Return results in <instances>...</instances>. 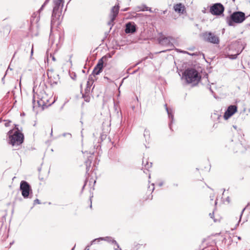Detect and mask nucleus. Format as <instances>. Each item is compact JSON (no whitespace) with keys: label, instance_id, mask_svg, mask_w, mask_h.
Segmentation results:
<instances>
[{"label":"nucleus","instance_id":"1","mask_svg":"<svg viewBox=\"0 0 250 250\" xmlns=\"http://www.w3.org/2000/svg\"><path fill=\"white\" fill-rule=\"evenodd\" d=\"M51 98L43 90L37 91L33 97V107L36 106L42 107L44 109L53 104L55 101L52 100Z\"/></svg>","mask_w":250,"mask_h":250},{"label":"nucleus","instance_id":"2","mask_svg":"<svg viewBox=\"0 0 250 250\" xmlns=\"http://www.w3.org/2000/svg\"><path fill=\"white\" fill-rule=\"evenodd\" d=\"M64 2V0H53V9L51 20V27L55 24L59 25L60 24V17Z\"/></svg>","mask_w":250,"mask_h":250},{"label":"nucleus","instance_id":"3","mask_svg":"<svg viewBox=\"0 0 250 250\" xmlns=\"http://www.w3.org/2000/svg\"><path fill=\"white\" fill-rule=\"evenodd\" d=\"M183 78L187 83H191L193 86L198 83L201 77L198 72L193 68H188L183 73Z\"/></svg>","mask_w":250,"mask_h":250},{"label":"nucleus","instance_id":"4","mask_svg":"<svg viewBox=\"0 0 250 250\" xmlns=\"http://www.w3.org/2000/svg\"><path fill=\"white\" fill-rule=\"evenodd\" d=\"M244 48V47L242 46V44L240 42H233L229 46L228 51L226 52V56L230 59H235Z\"/></svg>","mask_w":250,"mask_h":250},{"label":"nucleus","instance_id":"5","mask_svg":"<svg viewBox=\"0 0 250 250\" xmlns=\"http://www.w3.org/2000/svg\"><path fill=\"white\" fill-rule=\"evenodd\" d=\"M245 19L246 16L244 12L236 11L226 18V22L229 26H232L234 25V23H242Z\"/></svg>","mask_w":250,"mask_h":250},{"label":"nucleus","instance_id":"6","mask_svg":"<svg viewBox=\"0 0 250 250\" xmlns=\"http://www.w3.org/2000/svg\"><path fill=\"white\" fill-rule=\"evenodd\" d=\"M13 130H10L8 132L9 137V143L13 146H19L23 142L24 136L23 134L16 131L13 135Z\"/></svg>","mask_w":250,"mask_h":250},{"label":"nucleus","instance_id":"7","mask_svg":"<svg viewBox=\"0 0 250 250\" xmlns=\"http://www.w3.org/2000/svg\"><path fill=\"white\" fill-rule=\"evenodd\" d=\"M203 38L205 41L213 44H219L220 42L219 37L211 32L203 33Z\"/></svg>","mask_w":250,"mask_h":250},{"label":"nucleus","instance_id":"8","mask_svg":"<svg viewBox=\"0 0 250 250\" xmlns=\"http://www.w3.org/2000/svg\"><path fill=\"white\" fill-rule=\"evenodd\" d=\"M111 56L109 55L108 58H110ZM108 57L105 55L103 56L102 58H101L99 61L96 64V65L95 66L93 71L92 75H93L94 76L95 75H98L100 74V73L102 71L103 67H104V62H106L107 60Z\"/></svg>","mask_w":250,"mask_h":250},{"label":"nucleus","instance_id":"9","mask_svg":"<svg viewBox=\"0 0 250 250\" xmlns=\"http://www.w3.org/2000/svg\"><path fill=\"white\" fill-rule=\"evenodd\" d=\"M20 190L21 191L22 196L24 198H27L32 193V189L30 185L25 181H21L20 183Z\"/></svg>","mask_w":250,"mask_h":250},{"label":"nucleus","instance_id":"10","mask_svg":"<svg viewBox=\"0 0 250 250\" xmlns=\"http://www.w3.org/2000/svg\"><path fill=\"white\" fill-rule=\"evenodd\" d=\"M225 8L220 3H216L210 6L209 12L211 14L215 16H220L223 14Z\"/></svg>","mask_w":250,"mask_h":250},{"label":"nucleus","instance_id":"11","mask_svg":"<svg viewBox=\"0 0 250 250\" xmlns=\"http://www.w3.org/2000/svg\"><path fill=\"white\" fill-rule=\"evenodd\" d=\"M119 10V6L118 5H115L112 7L111 13L109 15L110 21L108 22V24L109 26H112L113 25V22L117 17Z\"/></svg>","mask_w":250,"mask_h":250},{"label":"nucleus","instance_id":"12","mask_svg":"<svg viewBox=\"0 0 250 250\" xmlns=\"http://www.w3.org/2000/svg\"><path fill=\"white\" fill-rule=\"evenodd\" d=\"M237 111V107L235 105H229L224 115L225 119L227 120L232 116Z\"/></svg>","mask_w":250,"mask_h":250},{"label":"nucleus","instance_id":"13","mask_svg":"<svg viewBox=\"0 0 250 250\" xmlns=\"http://www.w3.org/2000/svg\"><path fill=\"white\" fill-rule=\"evenodd\" d=\"M99 241L101 240H104L108 243H111L116 245V247H114V249L115 250H117L119 248V245L117 243L116 240H115L112 237L110 236H106L105 237H99L98 238Z\"/></svg>","mask_w":250,"mask_h":250},{"label":"nucleus","instance_id":"14","mask_svg":"<svg viewBox=\"0 0 250 250\" xmlns=\"http://www.w3.org/2000/svg\"><path fill=\"white\" fill-rule=\"evenodd\" d=\"M165 106L168 114V118L170 120V123L169 124V126L170 129H171V124L173 123L174 121L173 111L172 109L167 107V104H165Z\"/></svg>","mask_w":250,"mask_h":250},{"label":"nucleus","instance_id":"15","mask_svg":"<svg viewBox=\"0 0 250 250\" xmlns=\"http://www.w3.org/2000/svg\"><path fill=\"white\" fill-rule=\"evenodd\" d=\"M136 25L134 23L128 22L126 24L125 32L126 33H133L136 32Z\"/></svg>","mask_w":250,"mask_h":250},{"label":"nucleus","instance_id":"16","mask_svg":"<svg viewBox=\"0 0 250 250\" xmlns=\"http://www.w3.org/2000/svg\"><path fill=\"white\" fill-rule=\"evenodd\" d=\"M170 39V37H164L159 39V42L162 45L170 46L172 45L171 43Z\"/></svg>","mask_w":250,"mask_h":250},{"label":"nucleus","instance_id":"17","mask_svg":"<svg viewBox=\"0 0 250 250\" xmlns=\"http://www.w3.org/2000/svg\"><path fill=\"white\" fill-rule=\"evenodd\" d=\"M174 11L179 14H183L185 10V6L181 3L175 4L173 6Z\"/></svg>","mask_w":250,"mask_h":250},{"label":"nucleus","instance_id":"18","mask_svg":"<svg viewBox=\"0 0 250 250\" xmlns=\"http://www.w3.org/2000/svg\"><path fill=\"white\" fill-rule=\"evenodd\" d=\"M93 153H91L89 156L88 157L87 160L85 161V164L86 166V173L89 170L91 167V164L93 159L92 155Z\"/></svg>","mask_w":250,"mask_h":250},{"label":"nucleus","instance_id":"19","mask_svg":"<svg viewBox=\"0 0 250 250\" xmlns=\"http://www.w3.org/2000/svg\"><path fill=\"white\" fill-rule=\"evenodd\" d=\"M242 146H243L242 141L239 140L238 141L236 142V148H234V150L235 152H238V151H242Z\"/></svg>","mask_w":250,"mask_h":250},{"label":"nucleus","instance_id":"20","mask_svg":"<svg viewBox=\"0 0 250 250\" xmlns=\"http://www.w3.org/2000/svg\"><path fill=\"white\" fill-rule=\"evenodd\" d=\"M143 165L146 169H148L152 167V163H149L147 161H146V163H145L144 160H143Z\"/></svg>","mask_w":250,"mask_h":250},{"label":"nucleus","instance_id":"21","mask_svg":"<svg viewBox=\"0 0 250 250\" xmlns=\"http://www.w3.org/2000/svg\"><path fill=\"white\" fill-rule=\"evenodd\" d=\"M144 136L146 138V139L147 137H148V138H149V136H150V133H149V130H148L147 129H145V131H144Z\"/></svg>","mask_w":250,"mask_h":250},{"label":"nucleus","instance_id":"22","mask_svg":"<svg viewBox=\"0 0 250 250\" xmlns=\"http://www.w3.org/2000/svg\"><path fill=\"white\" fill-rule=\"evenodd\" d=\"M139 11H144L148 10V7H146V5H144L143 8L139 7Z\"/></svg>","mask_w":250,"mask_h":250},{"label":"nucleus","instance_id":"23","mask_svg":"<svg viewBox=\"0 0 250 250\" xmlns=\"http://www.w3.org/2000/svg\"><path fill=\"white\" fill-rule=\"evenodd\" d=\"M4 121L5 122V126L6 127L9 126L11 122L9 120H5Z\"/></svg>","mask_w":250,"mask_h":250},{"label":"nucleus","instance_id":"24","mask_svg":"<svg viewBox=\"0 0 250 250\" xmlns=\"http://www.w3.org/2000/svg\"><path fill=\"white\" fill-rule=\"evenodd\" d=\"M99 242L98 238L95 239L91 241L90 243V245H92L93 244H95V242Z\"/></svg>","mask_w":250,"mask_h":250},{"label":"nucleus","instance_id":"25","mask_svg":"<svg viewBox=\"0 0 250 250\" xmlns=\"http://www.w3.org/2000/svg\"><path fill=\"white\" fill-rule=\"evenodd\" d=\"M62 136L63 137H66V136H69L70 138L71 137V134L70 133H63L62 134Z\"/></svg>","mask_w":250,"mask_h":250},{"label":"nucleus","instance_id":"26","mask_svg":"<svg viewBox=\"0 0 250 250\" xmlns=\"http://www.w3.org/2000/svg\"><path fill=\"white\" fill-rule=\"evenodd\" d=\"M50 58L52 59V60L53 61H56V59L54 57V56L53 55H52V54H50Z\"/></svg>","mask_w":250,"mask_h":250},{"label":"nucleus","instance_id":"27","mask_svg":"<svg viewBox=\"0 0 250 250\" xmlns=\"http://www.w3.org/2000/svg\"><path fill=\"white\" fill-rule=\"evenodd\" d=\"M34 204H40V200L38 199H36V200H34Z\"/></svg>","mask_w":250,"mask_h":250},{"label":"nucleus","instance_id":"28","mask_svg":"<svg viewBox=\"0 0 250 250\" xmlns=\"http://www.w3.org/2000/svg\"><path fill=\"white\" fill-rule=\"evenodd\" d=\"M91 245H90V244L86 246V247H85L84 250H89V247L91 246Z\"/></svg>","mask_w":250,"mask_h":250},{"label":"nucleus","instance_id":"29","mask_svg":"<svg viewBox=\"0 0 250 250\" xmlns=\"http://www.w3.org/2000/svg\"><path fill=\"white\" fill-rule=\"evenodd\" d=\"M151 187H152V188L150 189V191L151 190L152 191H153L154 190V184H152L151 185Z\"/></svg>","mask_w":250,"mask_h":250},{"label":"nucleus","instance_id":"30","mask_svg":"<svg viewBox=\"0 0 250 250\" xmlns=\"http://www.w3.org/2000/svg\"><path fill=\"white\" fill-rule=\"evenodd\" d=\"M245 209V208H244L242 210L241 213V214H240V218H241V217H242V214H243V212H244V211ZM240 220H241V218H240L239 221H240Z\"/></svg>","mask_w":250,"mask_h":250},{"label":"nucleus","instance_id":"31","mask_svg":"<svg viewBox=\"0 0 250 250\" xmlns=\"http://www.w3.org/2000/svg\"><path fill=\"white\" fill-rule=\"evenodd\" d=\"M209 215L210 217V218H213V216H214V213L213 212L210 213Z\"/></svg>","mask_w":250,"mask_h":250},{"label":"nucleus","instance_id":"32","mask_svg":"<svg viewBox=\"0 0 250 250\" xmlns=\"http://www.w3.org/2000/svg\"><path fill=\"white\" fill-rule=\"evenodd\" d=\"M49 1V0H45L44 2L43 3L44 5H46Z\"/></svg>","mask_w":250,"mask_h":250},{"label":"nucleus","instance_id":"33","mask_svg":"<svg viewBox=\"0 0 250 250\" xmlns=\"http://www.w3.org/2000/svg\"><path fill=\"white\" fill-rule=\"evenodd\" d=\"M5 75H6V74H5V75L3 76V77L1 79V81L3 83V84H4V78H5Z\"/></svg>","mask_w":250,"mask_h":250},{"label":"nucleus","instance_id":"34","mask_svg":"<svg viewBox=\"0 0 250 250\" xmlns=\"http://www.w3.org/2000/svg\"><path fill=\"white\" fill-rule=\"evenodd\" d=\"M43 9V8H42V7H41L40 9L39 10L38 12L39 14L41 12V11Z\"/></svg>","mask_w":250,"mask_h":250},{"label":"nucleus","instance_id":"35","mask_svg":"<svg viewBox=\"0 0 250 250\" xmlns=\"http://www.w3.org/2000/svg\"><path fill=\"white\" fill-rule=\"evenodd\" d=\"M163 185V182H161V183H159V187L162 186Z\"/></svg>","mask_w":250,"mask_h":250},{"label":"nucleus","instance_id":"36","mask_svg":"<svg viewBox=\"0 0 250 250\" xmlns=\"http://www.w3.org/2000/svg\"><path fill=\"white\" fill-rule=\"evenodd\" d=\"M214 198V196H210V198L211 200H213Z\"/></svg>","mask_w":250,"mask_h":250},{"label":"nucleus","instance_id":"37","mask_svg":"<svg viewBox=\"0 0 250 250\" xmlns=\"http://www.w3.org/2000/svg\"><path fill=\"white\" fill-rule=\"evenodd\" d=\"M33 53V47L32 48L31 51V55L32 56Z\"/></svg>","mask_w":250,"mask_h":250},{"label":"nucleus","instance_id":"38","mask_svg":"<svg viewBox=\"0 0 250 250\" xmlns=\"http://www.w3.org/2000/svg\"><path fill=\"white\" fill-rule=\"evenodd\" d=\"M209 90L210 91V92H211L212 93H213V90L211 89V87H210V86L209 87Z\"/></svg>","mask_w":250,"mask_h":250},{"label":"nucleus","instance_id":"39","mask_svg":"<svg viewBox=\"0 0 250 250\" xmlns=\"http://www.w3.org/2000/svg\"><path fill=\"white\" fill-rule=\"evenodd\" d=\"M45 5H44V4H43L42 5L41 7H42V8H44V7H45Z\"/></svg>","mask_w":250,"mask_h":250},{"label":"nucleus","instance_id":"40","mask_svg":"<svg viewBox=\"0 0 250 250\" xmlns=\"http://www.w3.org/2000/svg\"><path fill=\"white\" fill-rule=\"evenodd\" d=\"M233 127L235 129H236L237 126H236V125H233Z\"/></svg>","mask_w":250,"mask_h":250},{"label":"nucleus","instance_id":"41","mask_svg":"<svg viewBox=\"0 0 250 250\" xmlns=\"http://www.w3.org/2000/svg\"><path fill=\"white\" fill-rule=\"evenodd\" d=\"M104 78L108 80V78L107 77H104Z\"/></svg>","mask_w":250,"mask_h":250},{"label":"nucleus","instance_id":"42","mask_svg":"<svg viewBox=\"0 0 250 250\" xmlns=\"http://www.w3.org/2000/svg\"><path fill=\"white\" fill-rule=\"evenodd\" d=\"M136 72H137V70H135V71H134L133 72V74H134V73H135Z\"/></svg>","mask_w":250,"mask_h":250},{"label":"nucleus","instance_id":"43","mask_svg":"<svg viewBox=\"0 0 250 250\" xmlns=\"http://www.w3.org/2000/svg\"><path fill=\"white\" fill-rule=\"evenodd\" d=\"M75 247V245L74 246V247L72 248V249L71 250H74V248Z\"/></svg>","mask_w":250,"mask_h":250},{"label":"nucleus","instance_id":"44","mask_svg":"<svg viewBox=\"0 0 250 250\" xmlns=\"http://www.w3.org/2000/svg\"><path fill=\"white\" fill-rule=\"evenodd\" d=\"M126 10H127V8L124 9V11H126Z\"/></svg>","mask_w":250,"mask_h":250},{"label":"nucleus","instance_id":"45","mask_svg":"<svg viewBox=\"0 0 250 250\" xmlns=\"http://www.w3.org/2000/svg\"><path fill=\"white\" fill-rule=\"evenodd\" d=\"M215 205H216V204H217V201H216V200L215 201Z\"/></svg>","mask_w":250,"mask_h":250},{"label":"nucleus","instance_id":"46","mask_svg":"<svg viewBox=\"0 0 250 250\" xmlns=\"http://www.w3.org/2000/svg\"><path fill=\"white\" fill-rule=\"evenodd\" d=\"M175 186H178V184H174Z\"/></svg>","mask_w":250,"mask_h":250},{"label":"nucleus","instance_id":"47","mask_svg":"<svg viewBox=\"0 0 250 250\" xmlns=\"http://www.w3.org/2000/svg\"><path fill=\"white\" fill-rule=\"evenodd\" d=\"M90 208H92V204L91 203V205H90Z\"/></svg>","mask_w":250,"mask_h":250},{"label":"nucleus","instance_id":"48","mask_svg":"<svg viewBox=\"0 0 250 250\" xmlns=\"http://www.w3.org/2000/svg\"><path fill=\"white\" fill-rule=\"evenodd\" d=\"M85 184L83 185V188L85 187Z\"/></svg>","mask_w":250,"mask_h":250},{"label":"nucleus","instance_id":"49","mask_svg":"<svg viewBox=\"0 0 250 250\" xmlns=\"http://www.w3.org/2000/svg\"><path fill=\"white\" fill-rule=\"evenodd\" d=\"M115 246H114V247H116V245L115 244H114Z\"/></svg>","mask_w":250,"mask_h":250},{"label":"nucleus","instance_id":"50","mask_svg":"<svg viewBox=\"0 0 250 250\" xmlns=\"http://www.w3.org/2000/svg\"><path fill=\"white\" fill-rule=\"evenodd\" d=\"M120 250H122V249H120Z\"/></svg>","mask_w":250,"mask_h":250}]
</instances>
